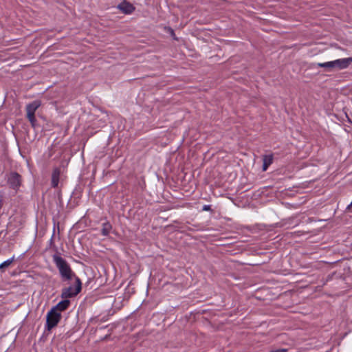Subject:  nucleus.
I'll return each mask as SVG.
<instances>
[{
  "mask_svg": "<svg viewBox=\"0 0 352 352\" xmlns=\"http://www.w3.org/2000/svg\"><path fill=\"white\" fill-rule=\"evenodd\" d=\"M60 175V170L58 168H55L53 170L52 174V186L53 188H56L58 185L59 177Z\"/></svg>",
  "mask_w": 352,
  "mask_h": 352,
  "instance_id": "nucleus-9",
  "label": "nucleus"
},
{
  "mask_svg": "<svg viewBox=\"0 0 352 352\" xmlns=\"http://www.w3.org/2000/svg\"><path fill=\"white\" fill-rule=\"evenodd\" d=\"M118 8L121 10L124 14H131L135 10V7L127 1L126 0H123L118 6Z\"/></svg>",
  "mask_w": 352,
  "mask_h": 352,
  "instance_id": "nucleus-6",
  "label": "nucleus"
},
{
  "mask_svg": "<svg viewBox=\"0 0 352 352\" xmlns=\"http://www.w3.org/2000/svg\"><path fill=\"white\" fill-rule=\"evenodd\" d=\"M75 287L69 286L65 287L61 292V298L67 299L69 298L74 297L78 295L82 289V283L78 277H75Z\"/></svg>",
  "mask_w": 352,
  "mask_h": 352,
  "instance_id": "nucleus-2",
  "label": "nucleus"
},
{
  "mask_svg": "<svg viewBox=\"0 0 352 352\" xmlns=\"http://www.w3.org/2000/svg\"><path fill=\"white\" fill-rule=\"evenodd\" d=\"M202 210H203L204 211H210V210H211V206H210V205H204V206H203Z\"/></svg>",
  "mask_w": 352,
  "mask_h": 352,
  "instance_id": "nucleus-15",
  "label": "nucleus"
},
{
  "mask_svg": "<svg viewBox=\"0 0 352 352\" xmlns=\"http://www.w3.org/2000/svg\"><path fill=\"white\" fill-rule=\"evenodd\" d=\"M41 105V102L40 100H34L26 105L27 118L33 127L35 126V123L36 122L34 116L35 112Z\"/></svg>",
  "mask_w": 352,
  "mask_h": 352,
  "instance_id": "nucleus-4",
  "label": "nucleus"
},
{
  "mask_svg": "<svg viewBox=\"0 0 352 352\" xmlns=\"http://www.w3.org/2000/svg\"><path fill=\"white\" fill-rule=\"evenodd\" d=\"M112 230V226L111 224L107 221L102 223V234L104 236H107L109 234L111 230Z\"/></svg>",
  "mask_w": 352,
  "mask_h": 352,
  "instance_id": "nucleus-11",
  "label": "nucleus"
},
{
  "mask_svg": "<svg viewBox=\"0 0 352 352\" xmlns=\"http://www.w3.org/2000/svg\"><path fill=\"white\" fill-rule=\"evenodd\" d=\"M52 260L58 270L60 276L63 280L68 281L72 278L75 279V277H77L72 270L69 264L59 254H54L52 256Z\"/></svg>",
  "mask_w": 352,
  "mask_h": 352,
  "instance_id": "nucleus-1",
  "label": "nucleus"
},
{
  "mask_svg": "<svg viewBox=\"0 0 352 352\" xmlns=\"http://www.w3.org/2000/svg\"><path fill=\"white\" fill-rule=\"evenodd\" d=\"M61 319V314L51 309L46 316V329L50 331L55 327Z\"/></svg>",
  "mask_w": 352,
  "mask_h": 352,
  "instance_id": "nucleus-3",
  "label": "nucleus"
},
{
  "mask_svg": "<svg viewBox=\"0 0 352 352\" xmlns=\"http://www.w3.org/2000/svg\"><path fill=\"white\" fill-rule=\"evenodd\" d=\"M165 30H166L167 32H168L170 34L171 37L174 40L177 41V36H176V35L175 34V32H174V30L171 28L167 27V28H165Z\"/></svg>",
  "mask_w": 352,
  "mask_h": 352,
  "instance_id": "nucleus-14",
  "label": "nucleus"
},
{
  "mask_svg": "<svg viewBox=\"0 0 352 352\" xmlns=\"http://www.w3.org/2000/svg\"><path fill=\"white\" fill-rule=\"evenodd\" d=\"M7 182L11 188L17 190L21 185V176L16 172H11L8 175Z\"/></svg>",
  "mask_w": 352,
  "mask_h": 352,
  "instance_id": "nucleus-5",
  "label": "nucleus"
},
{
  "mask_svg": "<svg viewBox=\"0 0 352 352\" xmlns=\"http://www.w3.org/2000/svg\"><path fill=\"white\" fill-rule=\"evenodd\" d=\"M70 305V301L68 299H64L60 301L56 306L53 307L52 309L56 312L61 313L62 311L66 310Z\"/></svg>",
  "mask_w": 352,
  "mask_h": 352,
  "instance_id": "nucleus-8",
  "label": "nucleus"
},
{
  "mask_svg": "<svg viewBox=\"0 0 352 352\" xmlns=\"http://www.w3.org/2000/svg\"><path fill=\"white\" fill-rule=\"evenodd\" d=\"M273 155H265L263 156V166L262 169L263 171L267 170L268 167L272 164L273 162Z\"/></svg>",
  "mask_w": 352,
  "mask_h": 352,
  "instance_id": "nucleus-10",
  "label": "nucleus"
},
{
  "mask_svg": "<svg viewBox=\"0 0 352 352\" xmlns=\"http://www.w3.org/2000/svg\"><path fill=\"white\" fill-rule=\"evenodd\" d=\"M15 260L14 256L11 257L10 258L5 261L1 264H0V271L4 272V270L8 267Z\"/></svg>",
  "mask_w": 352,
  "mask_h": 352,
  "instance_id": "nucleus-12",
  "label": "nucleus"
},
{
  "mask_svg": "<svg viewBox=\"0 0 352 352\" xmlns=\"http://www.w3.org/2000/svg\"><path fill=\"white\" fill-rule=\"evenodd\" d=\"M272 352H288V351H287V349H278L276 351H273Z\"/></svg>",
  "mask_w": 352,
  "mask_h": 352,
  "instance_id": "nucleus-16",
  "label": "nucleus"
},
{
  "mask_svg": "<svg viewBox=\"0 0 352 352\" xmlns=\"http://www.w3.org/2000/svg\"><path fill=\"white\" fill-rule=\"evenodd\" d=\"M333 62L335 68L342 69L346 68L352 63V58L337 59L333 60Z\"/></svg>",
  "mask_w": 352,
  "mask_h": 352,
  "instance_id": "nucleus-7",
  "label": "nucleus"
},
{
  "mask_svg": "<svg viewBox=\"0 0 352 352\" xmlns=\"http://www.w3.org/2000/svg\"><path fill=\"white\" fill-rule=\"evenodd\" d=\"M318 66L319 67H324L327 69H331V68H335L334 67V62L333 61H329L322 63H318Z\"/></svg>",
  "mask_w": 352,
  "mask_h": 352,
  "instance_id": "nucleus-13",
  "label": "nucleus"
}]
</instances>
